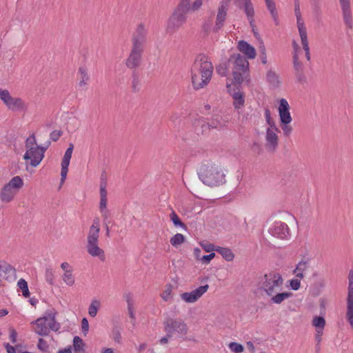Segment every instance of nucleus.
Masks as SVG:
<instances>
[{
	"instance_id": "39",
	"label": "nucleus",
	"mask_w": 353,
	"mask_h": 353,
	"mask_svg": "<svg viewBox=\"0 0 353 353\" xmlns=\"http://www.w3.org/2000/svg\"><path fill=\"white\" fill-rule=\"evenodd\" d=\"M184 241V236L182 234L177 233L170 239V243L172 244V246L178 248L179 246L183 244Z\"/></svg>"
},
{
	"instance_id": "4",
	"label": "nucleus",
	"mask_w": 353,
	"mask_h": 353,
	"mask_svg": "<svg viewBox=\"0 0 353 353\" xmlns=\"http://www.w3.org/2000/svg\"><path fill=\"white\" fill-rule=\"evenodd\" d=\"M100 220L95 217L90 226L86 236L85 249L87 253L93 258H97L100 261H105V253L99 246Z\"/></svg>"
},
{
	"instance_id": "6",
	"label": "nucleus",
	"mask_w": 353,
	"mask_h": 353,
	"mask_svg": "<svg viewBox=\"0 0 353 353\" xmlns=\"http://www.w3.org/2000/svg\"><path fill=\"white\" fill-rule=\"evenodd\" d=\"M24 185L23 179L19 176L12 177L0 190V201L3 203L12 202Z\"/></svg>"
},
{
	"instance_id": "30",
	"label": "nucleus",
	"mask_w": 353,
	"mask_h": 353,
	"mask_svg": "<svg viewBox=\"0 0 353 353\" xmlns=\"http://www.w3.org/2000/svg\"><path fill=\"white\" fill-rule=\"evenodd\" d=\"M173 291H174V286L170 283H167L164 286L163 291L161 294V299L165 302L170 301L173 298V295H174Z\"/></svg>"
},
{
	"instance_id": "40",
	"label": "nucleus",
	"mask_w": 353,
	"mask_h": 353,
	"mask_svg": "<svg viewBox=\"0 0 353 353\" xmlns=\"http://www.w3.org/2000/svg\"><path fill=\"white\" fill-rule=\"evenodd\" d=\"M234 105L236 109H239L244 103V99L242 93L235 92L233 94Z\"/></svg>"
},
{
	"instance_id": "46",
	"label": "nucleus",
	"mask_w": 353,
	"mask_h": 353,
	"mask_svg": "<svg viewBox=\"0 0 353 353\" xmlns=\"http://www.w3.org/2000/svg\"><path fill=\"white\" fill-rule=\"evenodd\" d=\"M259 50L261 54V62L263 64H266L267 61H268L267 55H266V49H265V46L263 42L260 43Z\"/></svg>"
},
{
	"instance_id": "1",
	"label": "nucleus",
	"mask_w": 353,
	"mask_h": 353,
	"mask_svg": "<svg viewBox=\"0 0 353 353\" xmlns=\"http://www.w3.org/2000/svg\"><path fill=\"white\" fill-rule=\"evenodd\" d=\"M257 286L261 294L269 298L273 304H281L293 296L292 292H282L283 279L279 272H270L265 274L259 278Z\"/></svg>"
},
{
	"instance_id": "2",
	"label": "nucleus",
	"mask_w": 353,
	"mask_h": 353,
	"mask_svg": "<svg viewBox=\"0 0 353 353\" xmlns=\"http://www.w3.org/2000/svg\"><path fill=\"white\" fill-rule=\"evenodd\" d=\"M214 71L210 59L203 54H199L191 68V80L194 90L205 88L210 83Z\"/></svg>"
},
{
	"instance_id": "11",
	"label": "nucleus",
	"mask_w": 353,
	"mask_h": 353,
	"mask_svg": "<svg viewBox=\"0 0 353 353\" xmlns=\"http://www.w3.org/2000/svg\"><path fill=\"white\" fill-rule=\"evenodd\" d=\"M188 10L176 7L168 19L166 31L173 33L177 31L187 21Z\"/></svg>"
},
{
	"instance_id": "21",
	"label": "nucleus",
	"mask_w": 353,
	"mask_h": 353,
	"mask_svg": "<svg viewBox=\"0 0 353 353\" xmlns=\"http://www.w3.org/2000/svg\"><path fill=\"white\" fill-rule=\"evenodd\" d=\"M272 235L281 239H285L290 236L288 225L283 222H277L272 228Z\"/></svg>"
},
{
	"instance_id": "17",
	"label": "nucleus",
	"mask_w": 353,
	"mask_h": 353,
	"mask_svg": "<svg viewBox=\"0 0 353 353\" xmlns=\"http://www.w3.org/2000/svg\"><path fill=\"white\" fill-rule=\"evenodd\" d=\"M278 132L279 129L277 128H268L266 129L265 146L268 151L274 152L276 149L279 144Z\"/></svg>"
},
{
	"instance_id": "32",
	"label": "nucleus",
	"mask_w": 353,
	"mask_h": 353,
	"mask_svg": "<svg viewBox=\"0 0 353 353\" xmlns=\"http://www.w3.org/2000/svg\"><path fill=\"white\" fill-rule=\"evenodd\" d=\"M216 252L220 254L227 261H232L234 259V254L232 252V250L228 248L216 246Z\"/></svg>"
},
{
	"instance_id": "56",
	"label": "nucleus",
	"mask_w": 353,
	"mask_h": 353,
	"mask_svg": "<svg viewBox=\"0 0 353 353\" xmlns=\"http://www.w3.org/2000/svg\"><path fill=\"white\" fill-rule=\"evenodd\" d=\"M81 328H82V332L85 335L89 330V323L86 318H83L81 320Z\"/></svg>"
},
{
	"instance_id": "12",
	"label": "nucleus",
	"mask_w": 353,
	"mask_h": 353,
	"mask_svg": "<svg viewBox=\"0 0 353 353\" xmlns=\"http://www.w3.org/2000/svg\"><path fill=\"white\" fill-rule=\"evenodd\" d=\"M99 196V210L103 218V225L106 228L107 234H108L111 213L108 208V192L105 183H101L100 185Z\"/></svg>"
},
{
	"instance_id": "64",
	"label": "nucleus",
	"mask_w": 353,
	"mask_h": 353,
	"mask_svg": "<svg viewBox=\"0 0 353 353\" xmlns=\"http://www.w3.org/2000/svg\"><path fill=\"white\" fill-rule=\"evenodd\" d=\"M58 353H72V348L70 346L68 347L63 350H59Z\"/></svg>"
},
{
	"instance_id": "41",
	"label": "nucleus",
	"mask_w": 353,
	"mask_h": 353,
	"mask_svg": "<svg viewBox=\"0 0 353 353\" xmlns=\"http://www.w3.org/2000/svg\"><path fill=\"white\" fill-rule=\"evenodd\" d=\"M17 285L21 290L23 295L26 298L29 297L30 294L28 290V283L26 281V280L23 279H20L18 281Z\"/></svg>"
},
{
	"instance_id": "51",
	"label": "nucleus",
	"mask_w": 353,
	"mask_h": 353,
	"mask_svg": "<svg viewBox=\"0 0 353 353\" xmlns=\"http://www.w3.org/2000/svg\"><path fill=\"white\" fill-rule=\"evenodd\" d=\"M38 347L40 350L43 352H47L48 351L49 346L47 342L43 339H39L38 341Z\"/></svg>"
},
{
	"instance_id": "19",
	"label": "nucleus",
	"mask_w": 353,
	"mask_h": 353,
	"mask_svg": "<svg viewBox=\"0 0 353 353\" xmlns=\"http://www.w3.org/2000/svg\"><path fill=\"white\" fill-rule=\"evenodd\" d=\"M73 147L74 146L72 144L70 145V146L65 152L63 158L61 161V185H63L64 183L67 176L68 166L70 165V161L73 152Z\"/></svg>"
},
{
	"instance_id": "62",
	"label": "nucleus",
	"mask_w": 353,
	"mask_h": 353,
	"mask_svg": "<svg viewBox=\"0 0 353 353\" xmlns=\"http://www.w3.org/2000/svg\"><path fill=\"white\" fill-rule=\"evenodd\" d=\"M292 47H293V54L299 55L298 53L300 51V48H299L298 43L295 41H293V42H292Z\"/></svg>"
},
{
	"instance_id": "38",
	"label": "nucleus",
	"mask_w": 353,
	"mask_h": 353,
	"mask_svg": "<svg viewBox=\"0 0 353 353\" xmlns=\"http://www.w3.org/2000/svg\"><path fill=\"white\" fill-rule=\"evenodd\" d=\"M12 97L8 90L0 88V100L6 107L9 105Z\"/></svg>"
},
{
	"instance_id": "52",
	"label": "nucleus",
	"mask_w": 353,
	"mask_h": 353,
	"mask_svg": "<svg viewBox=\"0 0 353 353\" xmlns=\"http://www.w3.org/2000/svg\"><path fill=\"white\" fill-rule=\"evenodd\" d=\"M12 270V266L5 261L0 260V271L8 272Z\"/></svg>"
},
{
	"instance_id": "5",
	"label": "nucleus",
	"mask_w": 353,
	"mask_h": 353,
	"mask_svg": "<svg viewBox=\"0 0 353 353\" xmlns=\"http://www.w3.org/2000/svg\"><path fill=\"white\" fill-rule=\"evenodd\" d=\"M26 152L23 159L28 167H37L44 158L46 148L39 146L34 134L30 135L26 141Z\"/></svg>"
},
{
	"instance_id": "28",
	"label": "nucleus",
	"mask_w": 353,
	"mask_h": 353,
	"mask_svg": "<svg viewBox=\"0 0 353 353\" xmlns=\"http://www.w3.org/2000/svg\"><path fill=\"white\" fill-rule=\"evenodd\" d=\"M244 1V12L248 17L249 23L252 27H254V10L251 0H242Z\"/></svg>"
},
{
	"instance_id": "53",
	"label": "nucleus",
	"mask_w": 353,
	"mask_h": 353,
	"mask_svg": "<svg viewBox=\"0 0 353 353\" xmlns=\"http://www.w3.org/2000/svg\"><path fill=\"white\" fill-rule=\"evenodd\" d=\"M216 71L218 73V74L221 77L226 76V74L228 73L227 67L224 65H220L217 66Z\"/></svg>"
},
{
	"instance_id": "31",
	"label": "nucleus",
	"mask_w": 353,
	"mask_h": 353,
	"mask_svg": "<svg viewBox=\"0 0 353 353\" xmlns=\"http://www.w3.org/2000/svg\"><path fill=\"white\" fill-rule=\"evenodd\" d=\"M309 263L307 261H300L297 265L296 268L294 270V274L296 277L299 279H303L304 276V273L308 270Z\"/></svg>"
},
{
	"instance_id": "20",
	"label": "nucleus",
	"mask_w": 353,
	"mask_h": 353,
	"mask_svg": "<svg viewBox=\"0 0 353 353\" xmlns=\"http://www.w3.org/2000/svg\"><path fill=\"white\" fill-rule=\"evenodd\" d=\"M325 319L323 316H314L312 321V325L315 327V340L317 343H320L322 341L323 330L325 327Z\"/></svg>"
},
{
	"instance_id": "49",
	"label": "nucleus",
	"mask_w": 353,
	"mask_h": 353,
	"mask_svg": "<svg viewBox=\"0 0 353 353\" xmlns=\"http://www.w3.org/2000/svg\"><path fill=\"white\" fill-rule=\"evenodd\" d=\"M279 107L277 110H289L290 105L285 99H281L278 101Z\"/></svg>"
},
{
	"instance_id": "43",
	"label": "nucleus",
	"mask_w": 353,
	"mask_h": 353,
	"mask_svg": "<svg viewBox=\"0 0 353 353\" xmlns=\"http://www.w3.org/2000/svg\"><path fill=\"white\" fill-rule=\"evenodd\" d=\"M293 67L295 72L304 71V65L299 60V55L293 54Z\"/></svg>"
},
{
	"instance_id": "45",
	"label": "nucleus",
	"mask_w": 353,
	"mask_h": 353,
	"mask_svg": "<svg viewBox=\"0 0 353 353\" xmlns=\"http://www.w3.org/2000/svg\"><path fill=\"white\" fill-rule=\"evenodd\" d=\"M170 220L172 221L173 224L176 227H185V224L182 223L180 218L178 216V215L176 214L174 211H172V213L170 215Z\"/></svg>"
},
{
	"instance_id": "25",
	"label": "nucleus",
	"mask_w": 353,
	"mask_h": 353,
	"mask_svg": "<svg viewBox=\"0 0 353 353\" xmlns=\"http://www.w3.org/2000/svg\"><path fill=\"white\" fill-rule=\"evenodd\" d=\"M238 49L248 59H253L256 57L255 48L245 41L241 40L239 41Z\"/></svg>"
},
{
	"instance_id": "23",
	"label": "nucleus",
	"mask_w": 353,
	"mask_h": 353,
	"mask_svg": "<svg viewBox=\"0 0 353 353\" xmlns=\"http://www.w3.org/2000/svg\"><path fill=\"white\" fill-rule=\"evenodd\" d=\"M203 4V0H194L190 4V0H180L177 7L191 12L199 10Z\"/></svg>"
},
{
	"instance_id": "29",
	"label": "nucleus",
	"mask_w": 353,
	"mask_h": 353,
	"mask_svg": "<svg viewBox=\"0 0 353 353\" xmlns=\"http://www.w3.org/2000/svg\"><path fill=\"white\" fill-rule=\"evenodd\" d=\"M266 7L270 12L272 18L273 19L275 25L278 26L279 24V14L276 8V4L274 0H264Z\"/></svg>"
},
{
	"instance_id": "33",
	"label": "nucleus",
	"mask_w": 353,
	"mask_h": 353,
	"mask_svg": "<svg viewBox=\"0 0 353 353\" xmlns=\"http://www.w3.org/2000/svg\"><path fill=\"white\" fill-rule=\"evenodd\" d=\"M266 78L271 87L276 88L280 85V80L279 76L274 72L271 70L268 72Z\"/></svg>"
},
{
	"instance_id": "26",
	"label": "nucleus",
	"mask_w": 353,
	"mask_h": 353,
	"mask_svg": "<svg viewBox=\"0 0 353 353\" xmlns=\"http://www.w3.org/2000/svg\"><path fill=\"white\" fill-rule=\"evenodd\" d=\"M7 108L10 110H26L30 108V106L22 98L13 97Z\"/></svg>"
},
{
	"instance_id": "15",
	"label": "nucleus",
	"mask_w": 353,
	"mask_h": 353,
	"mask_svg": "<svg viewBox=\"0 0 353 353\" xmlns=\"http://www.w3.org/2000/svg\"><path fill=\"white\" fill-rule=\"evenodd\" d=\"M208 284L201 285L190 291L181 294V299L186 303H194L198 301L209 290Z\"/></svg>"
},
{
	"instance_id": "27",
	"label": "nucleus",
	"mask_w": 353,
	"mask_h": 353,
	"mask_svg": "<svg viewBox=\"0 0 353 353\" xmlns=\"http://www.w3.org/2000/svg\"><path fill=\"white\" fill-rule=\"evenodd\" d=\"M78 75L79 78V86L81 88H85L90 80L88 70L85 67H80L78 70Z\"/></svg>"
},
{
	"instance_id": "37",
	"label": "nucleus",
	"mask_w": 353,
	"mask_h": 353,
	"mask_svg": "<svg viewBox=\"0 0 353 353\" xmlns=\"http://www.w3.org/2000/svg\"><path fill=\"white\" fill-rule=\"evenodd\" d=\"M101 307V302L97 299H93L88 307V314L92 317H95Z\"/></svg>"
},
{
	"instance_id": "7",
	"label": "nucleus",
	"mask_w": 353,
	"mask_h": 353,
	"mask_svg": "<svg viewBox=\"0 0 353 353\" xmlns=\"http://www.w3.org/2000/svg\"><path fill=\"white\" fill-rule=\"evenodd\" d=\"M32 330L39 335L47 336L50 330L57 331L60 326L55 320V316L52 314L37 319L32 322Z\"/></svg>"
},
{
	"instance_id": "36",
	"label": "nucleus",
	"mask_w": 353,
	"mask_h": 353,
	"mask_svg": "<svg viewBox=\"0 0 353 353\" xmlns=\"http://www.w3.org/2000/svg\"><path fill=\"white\" fill-rule=\"evenodd\" d=\"M61 279L63 283L69 287H72L75 284V277L73 271L63 272Z\"/></svg>"
},
{
	"instance_id": "3",
	"label": "nucleus",
	"mask_w": 353,
	"mask_h": 353,
	"mask_svg": "<svg viewBox=\"0 0 353 353\" xmlns=\"http://www.w3.org/2000/svg\"><path fill=\"white\" fill-rule=\"evenodd\" d=\"M200 180L208 186H219L225 181L222 166L214 162H203L198 170Z\"/></svg>"
},
{
	"instance_id": "47",
	"label": "nucleus",
	"mask_w": 353,
	"mask_h": 353,
	"mask_svg": "<svg viewBox=\"0 0 353 353\" xmlns=\"http://www.w3.org/2000/svg\"><path fill=\"white\" fill-rule=\"evenodd\" d=\"M302 279H299L298 277H296L294 279H292L290 280L289 285L290 288L294 290H298L301 288V280Z\"/></svg>"
},
{
	"instance_id": "48",
	"label": "nucleus",
	"mask_w": 353,
	"mask_h": 353,
	"mask_svg": "<svg viewBox=\"0 0 353 353\" xmlns=\"http://www.w3.org/2000/svg\"><path fill=\"white\" fill-rule=\"evenodd\" d=\"M45 277L46 281L49 284L52 285L54 283V274L52 270L47 269L46 271Z\"/></svg>"
},
{
	"instance_id": "14",
	"label": "nucleus",
	"mask_w": 353,
	"mask_h": 353,
	"mask_svg": "<svg viewBox=\"0 0 353 353\" xmlns=\"http://www.w3.org/2000/svg\"><path fill=\"white\" fill-rule=\"evenodd\" d=\"M345 319L353 331V271L348 274V288L346 296Z\"/></svg>"
},
{
	"instance_id": "13",
	"label": "nucleus",
	"mask_w": 353,
	"mask_h": 353,
	"mask_svg": "<svg viewBox=\"0 0 353 353\" xmlns=\"http://www.w3.org/2000/svg\"><path fill=\"white\" fill-rule=\"evenodd\" d=\"M165 330L169 334H176L184 336L188 332V327L184 320L181 318L169 319L165 323Z\"/></svg>"
},
{
	"instance_id": "61",
	"label": "nucleus",
	"mask_w": 353,
	"mask_h": 353,
	"mask_svg": "<svg viewBox=\"0 0 353 353\" xmlns=\"http://www.w3.org/2000/svg\"><path fill=\"white\" fill-rule=\"evenodd\" d=\"M17 332L13 328L10 330V339L12 343H15L17 341Z\"/></svg>"
},
{
	"instance_id": "34",
	"label": "nucleus",
	"mask_w": 353,
	"mask_h": 353,
	"mask_svg": "<svg viewBox=\"0 0 353 353\" xmlns=\"http://www.w3.org/2000/svg\"><path fill=\"white\" fill-rule=\"evenodd\" d=\"M124 297L127 303L128 315L132 321H135L136 316L134 307V301L131 296L129 294H126Z\"/></svg>"
},
{
	"instance_id": "59",
	"label": "nucleus",
	"mask_w": 353,
	"mask_h": 353,
	"mask_svg": "<svg viewBox=\"0 0 353 353\" xmlns=\"http://www.w3.org/2000/svg\"><path fill=\"white\" fill-rule=\"evenodd\" d=\"M113 340L118 343H121V335L119 331H114L112 334Z\"/></svg>"
},
{
	"instance_id": "42",
	"label": "nucleus",
	"mask_w": 353,
	"mask_h": 353,
	"mask_svg": "<svg viewBox=\"0 0 353 353\" xmlns=\"http://www.w3.org/2000/svg\"><path fill=\"white\" fill-rule=\"evenodd\" d=\"M73 346L76 352H83L84 343L83 340L79 336H74L73 339Z\"/></svg>"
},
{
	"instance_id": "58",
	"label": "nucleus",
	"mask_w": 353,
	"mask_h": 353,
	"mask_svg": "<svg viewBox=\"0 0 353 353\" xmlns=\"http://www.w3.org/2000/svg\"><path fill=\"white\" fill-rule=\"evenodd\" d=\"M202 248L206 252H210L212 251H216V247H215L212 243H205L201 245Z\"/></svg>"
},
{
	"instance_id": "44",
	"label": "nucleus",
	"mask_w": 353,
	"mask_h": 353,
	"mask_svg": "<svg viewBox=\"0 0 353 353\" xmlns=\"http://www.w3.org/2000/svg\"><path fill=\"white\" fill-rule=\"evenodd\" d=\"M228 347L234 353H241L244 350L243 346L236 342H231L228 344Z\"/></svg>"
},
{
	"instance_id": "50",
	"label": "nucleus",
	"mask_w": 353,
	"mask_h": 353,
	"mask_svg": "<svg viewBox=\"0 0 353 353\" xmlns=\"http://www.w3.org/2000/svg\"><path fill=\"white\" fill-rule=\"evenodd\" d=\"M296 80L301 83H305L307 82V77L304 73V71L294 72Z\"/></svg>"
},
{
	"instance_id": "57",
	"label": "nucleus",
	"mask_w": 353,
	"mask_h": 353,
	"mask_svg": "<svg viewBox=\"0 0 353 353\" xmlns=\"http://www.w3.org/2000/svg\"><path fill=\"white\" fill-rule=\"evenodd\" d=\"M61 135L62 132L61 130H54L50 133V137L53 141H56L61 137Z\"/></svg>"
},
{
	"instance_id": "55",
	"label": "nucleus",
	"mask_w": 353,
	"mask_h": 353,
	"mask_svg": "<svg viewBox=\"0 0 353 353\" xmlns=\"http://www.w3.org/2000/svg\"><path fill=\"white\" fill-rule=\"evenodd\" d=\"M265 119L268 124L269 125L268 128H277L276 126L275 121L271 117L270 112H266L265 113Z\"/></svg>"
},
{
	"instance_id": "18",
	"label": "nucleus",
	"mask_w": 353,
	"mask_h": 353,
	"mask_svg": "<svg viewBox=\"0 0 353 353\" xmlns=\"http://www.w3.org/2000/svg\"><path fill=\"white\" fill-rule=\"evenodd\" d=\"M341 8L343 22L347 29L353 28V17L350 0H339Z\"/></svg>"
},
{
	"instance_id": "22",
	"label": "nucleus",
	"mask_w": 353,
	"mask_h": 353,
	"mask_svg": "<svg viewBox=\"0 0 353 353\" xmlns=\"http://www.w3.org/2000/svg\"><path fill=\"white\" fill-rule=\"evenodd\" d=\"M279 117L283 134L285 136H289L292 131V128L290 125L292 121L290 113V112H279Z\"/></svg>"
},
{
	"instance_id": "60",
	"label": "nucleus",
	"mask_w": 353,
	"mask_h": 353,
	"mask_svg": "<svg viewBox=\"0 0 353 353\" xmlns=\"http://www.w3.org/2000/svg\"><path fill=\"white\" fill-rule=\"evenodd\" d=\"M61 268L63 272H66L67 271H73L72 266L68 262L62 263L61 264Z\"/></svg>"
},
{
	"instance_id": "35",
	"label": "nucleus",
	"mask_w": 353,
	"mask_h": 353,
	"mask_svg": "<svg viewBox=\"0 0 353 353\" xmlns=\"http://www.w3.org/2000/svg\"><path fill=\"white\" fill-rule=\"evenodd\" d=\"M141 79L136 72H133L132 75L131 90L133 92L137 93L141 90Z\"/></svg>"
},
{
	"instance_id": "24",
	"label": "nucleus",
	"mask_w": 353,
	"mask_h": 353,
	"mask_svg": "<svg viewBox=\"0 0 353 353\" xmlns=\"http://www.w3.org/2000/svg\"><path fill=\"white\" fill-rule=\"evenodd\" d=\"M147 29L142 23L139 24L135 32V34L132 39V44L143 47L147 34Z\"/></svg>"
},
{
	"instance_id": "8",
	"label": "nucleus",
	"mask_w": 353,
	"mask_h": 353,
	"mask_svg": "<svg viewBox=\"0 0 353 353\" xmlns=\"http://www.w3.org/2000/svg\"><path fill=\"white\" fill-rule=\"evenodd\" d=\"M234 59L233 78L236 84H241L249 75V62L240 54L231 56L230 60Z\"/></svg>"
},
{
	"instance_id": "63",
	"label": "nucleus",
	"mask_w": 353,
	"mask_h": 353,
	"mask_svg": "<svg viewBox=\"0 0 353 353\" xmlns=\"http://www.w3.org/2000/svg\"><path fill=\"white\" fill-rule=\"evenodd\" d=\"M6 348L8 353H16L14 347L10 345L8 343L6 345Z\"/></svg>"
},
{
	"instance_id": "10",
	"label": "nucleus",
	"mask_w": 353,
	"mask_h": 353,
	"mask_svg": "<svg viewBox=\"0 0 353 353\" xmlns=\"http://www.w3.org/2000/svg\"><path fill=\"white\" fill-rule=\"evenodd\" d=\"M294 14L296 18V24L303 48L305 53V57L307 61L310 60V47L307 40V30L304 21L301 17L299 0H294Z\"/></svg>"
},
{
	"instance_id": "9",
	"label": "nucleus",
	"mask_w": 353,
	"mask_h": 353,
	"mask_svg": "<svg viewBox=\"0 0 353 353\" xmlns=\"http://www.w3.org/2000/svg\"><path fill=\"white\" fill-rule=\"evenodd\" d=\"M230 1L231 0H221L218 8L214 25L212 26L210 23L205 22L203 25V28L205 32H217L224 26Z\"/></svg>"
},
{
	"instance_id": "16",
	"label": "nucleus",
	"mask_w": 353,
	"mask_h": 353,
	"mask_svg": "<svg viewBox=\"0 0 353 353\" xmlns=\"http://www.w3.org/2000/svg\"><path fill=\"white\" fill-rule=\"evenodd\" d=\"M143 47L132 44L128 57L125 60V65L130 69H135L139 66Z\"/></svg>"
},
{
	"instance_id": "54",
	"label": "nucleus",
	"mask_w": 353,
	"mask_h": 353,
	"mask_svg": "<svg viewBox=\"0 0 353 353\" xmlns=\"http://www.w3.org/2000/svg\"><path fill=\"white\" fill-rule=\"evenodd\" d=\"M215 256V254L214 252L210 253L208 255H204L201 257V261H202L203 263L208 264L211 261L212 259H213Z\"/></svg>"
}]
</instances>
